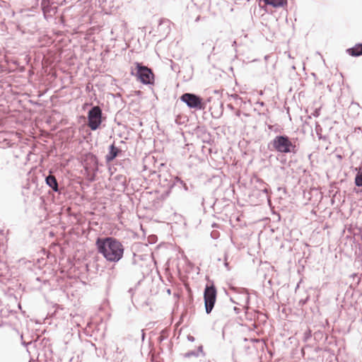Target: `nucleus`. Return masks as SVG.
<instances>
[{
  "instance_id": "obj_27",
  "label": "nucleus",
  "mask_w": 362,
  "mask_h": 362,
  "mask_svg": "<svg viewBox=\"0 0 362 362\" xmlns=\"http://www.w3.org/2000/svg\"><path fill=\"white\" fill-rule=\"evenodd\" d=\"M232 96H233V98H237V97H238V95H232Z\"/></svg>"
},
{
  "instance_id": "obj_6",
  "label": "nucleus",
  "mask_w": 362,
  "mask_h": 362,
  "mask_svg": "<svg viewBox=\"0 0 362 362\" xmlns=\"http://www.w3.org/2000/svg\"><path fill=\"white\" fill-rule=\"evenodd\" d=\"M181 100L185 103L189 108L197 110H204L205 107L202 103V99L198 95L193 93H184L181 98Z\"/></svg>"
},
{
  "instance_id": "obj_5",
  "label": "nucleus",
  "mask_w": 362,
  "mask_h": 362,
  "mask_svg": "<svg viewBox=\"0 0 362 362\" xmlns=\"http://www.w3.org/2000/svg\"><path fill=\"white\" fill-rule=\"evenodd\" d=\"M204 298L206 313L209 314L214 308L216 300V289L214 285L206 287Z\"/></svg>"
},
{
  "instance_id": "obj_25",
  "label": "nucleus",
  "mask_w": 362,
  "mask_h": 362,
  "mask_svg": "<svg viewBox=\"0 0 362 362\" xmlns=\"http://www.w3.org/2000/svg\"><path fill=\"white\" fill-rule=\"evenodd\" d=\"M269 129H272V125H269Z\"/></svg>"
},
{
  "instance_id": "obj_9",
  "label": "nucleus",
  "mask_w": 362,
  "mask_h": 362,
  "mask_svg": "<svg viewBox=\"0 0 362 362\" xmlns=\"http://www.w3.org/2000/svg\"><path fill=\"white\" fill-rule=\"evenodd\" d=\"M264 2L274 8L284 7L288 4L287 0H264Z\"/></svg>"
},
{
  "instance_id": "obj_2",
  "label": "nucleus",
  "mask_w": 362,
  "mask_h": 362,
  "mask_svg": "<svg viewBox=\"0 0 362 362\" xmlns=\"http://www.w3.org/2000/svg\"><path fill=\"white\" fill-rule=\"evenodd\" d=\"M272 149L280 153H290L296 152V146L286 135L276 136L269 144Z\"/></svg>"
},
{
  "instance_id": "obj_21",
  "label": "nucleus",
  "mask_w": 362,
  "mask_h": 362,
  "mask_svg": "<svg viewBox=\"0 0 362 362\" xmlns=\"http://www.w3.org/2000/svg\"><path fill=\"white\" fill-rule=\"evenodd\" d=\"M116 351L117 353H119V354H122V351H119V349L118 347H116Z\"/></svg>"
},
{
  "instance_id": "obj_3",
  "label": "nucleus",
  "mask_w": 362,
  "mask_h": 362,
  "mask_svg": "<svg viewBox=\"0 0 362 362\" xmlns=\"http://www.w3.org/2000/svg\"><path fill=\"white\" fill-rule=\"evenodd\" d=\"M136 72H132L135 75L137 79L144 84H152L154 81V75L151 69L142 65L141 63L136 62Z\"/></svg>"
},
{
  "instance_id": "obj_23",
  "label": "nucleus",
  "mask_w": 362,
  "mask_h": 362,
  "mask_svg": "<svg viewBox=\"0 0 362 362\" xmlns=\"http://www.w3.org/2000/svg\"><path fill=\"white\" fill-rule=\"evenodd\" d=\"M236 45H237V42H236V41H235V40H234V41L233 42V43H232V46H233V47H236Z\"/></svg>"
},
{
  "instance_id": "obj_11",
  "label": "nucleus",
  "mask_w": 362,
  "mask_h": 362,
  "mask_svg": "<svg viewBox=\"0 0 362 362\" xmlns=\"http://www.w3.org/2000/svg\"><path fill=\"white\" fill-rule=\"evenodd\" d=\"M348 53L354 57H358L362 54V44L355 45L347 49Z\"/></svg>"
},
{
  "instance_id": "obj_16",
  "label": "nucleus",
  "mask_w": 362,
  "mask_h": 362,
  "mask_svg": "<svg viewBox=\"0 0 362 362\" xmlns=\"http://www.w3.org/2000/svg\"><path fill=\"white\" fill-rule=\"evenodd\" d=\"M176 183L180 184L182 187L184 186V184H186L183 180L178 177L176 178Z\"/></svg>"
},
{
  "instance_id": "obj_17",
  "label": "nucleus",
  "mask_w": 362,
  "mask_h": 362,
  "mask_svg": "<svg viewBox=\"0 0 362 362\" xmlns=\"http://www.w3.org/2000/svg\"><path fill=\"white\" fill-rule=\"evenodd\" d=\"M176 183L180 184L182 187L184 186V184H186L183 180L178 177L176 178Z\"/></svg>"
},
{
  "instance_id": "obj_4",
  "label": "nucleus",
  "mask_w": 362,
  "mask_h": 362,
  "mask_svg": "<svg viewBox=\"0 0 362 362\" xmlns=\"http://www.w3.org/2000/svg\"><path fill=\"white\" fill-rule=\"evenodd\" d=\"M102 110L99 106L93 107L88 113V127L91 130H96L101 124Z\"/></svg>"
},
{
  "instance_id": "obj_26",
  "label": "nucleus",
  "mask_w": 362,
  "mask_h": 362,
  "mask_svg": "<svg viewBox=\"0 0 362 362\" xmlns=\"http://www.w3.org/2000/svg\"><path fill=\"white\" fill-rule=\"evenodd\" d=\"M225 266L228 267V262H225Z\"/></svg>"
},
{
  "instance_id": "obj_18",
  "label": "nucleus",
  "mask_w": 362,
  "mask_h": 362,
  "mask_svg": "<svg viewBox=\"0 0 362 362\" xmlns=\"http://www.w3.org/2000/svg\"><path fill=\"white\" fill-rule=\"evenodd\" d=\"M360 132H362V129L361 127H356L354 129V133L359 134Z\"/></svg>"
},
{
  "instance_id": "obj_13",
  "label": "nucleus",
  "mask_w": 362,
  "mask_h": 362,
  "mask_svg": "<svg viewBox=\"0 0 362 362\" xmlns=\"http://www.w3.org/2000/svg\"><path fill=\"white\" fill-rule=\"evenodd\" d=\"M355 185L357 187H362V170L361 169H359L356 175Z\"/></svg>"
},
{
  "instance_id": "obj_12",
  "label": "nucleus",
  "mask_w": 362,
  "mask_h": 362,
  "mask_svg": "<svg viewBox=\"0 0 362 362\" xmlns=\"http://www.w3.org/2000/svg\"><path fill=\"white\" fill-rule=\"evenodd\" d=\"M200 354H202L204 355V353L203 351V346L202 345L198 346L197 350L196 351H190L184 354L185 358H190L192 356L198 357Z\"/></svg>"
},
{
  "instance_id": "obj_20",
  "label": "nucleus",
  "mask_w": 362,
  "mask_h": 362,
  "mask_svg": "<svg viewBox=\"0 0 362 362\" xmlns=\"http://www.w3.org/2000/svg\"><path fill=\"white\" fill-rule=\"evenodd\" d=\"M183 188H184L185 191H188V189H189L187 184H184Z\"/></svg>"
},
{
  "instance_id": "obj_19",
  "label": "nucleus",
  "mask_w": 362,
  "mask_h": 362,
  "mask_svg": "<svg viewBox=\"0 0 362 362\" xmlns=\"http://www.w3.org/2000/svg\"><path fill=\"white\" fill-rule=\"evenodd\" d=\"M187 339H188L189 341L193 342V341H194V337L193 336L188 335V336H187Z\"/></svg>"
},
{
  "instance_id": "obj_15",
  "label": "nucleus",
  "mask_w": 362,
  "mask_h": 362,
  "mask_svg": "<svg viewBox=\"0 0 362 362\" xmlns=\"http://www.w3.org/2000/svg\"><path fill=\"white\" fill-rule=\"evenodd\" d=\"M259 185L262 186L259 189L260 191H262L263 193H264L267 196L268 195L269 190L267 187V184L264 182L262 180H259Z\"/></svg>"
},
{
  "instance_id": "obj_7",
  "label": "nucleus",
  "mask_w": 362,
  "mask_h": 362,
  "mask_svg": "<svg viewBox=\"0 0 362 362\" xmlns=\"http://www.w3.org/2000/svg\"><path fill=\"white\" fill-rule=\"evenodd\" d=\"M0 277H4L6 279H9L11 277L6 263L2 261H0Z\"/></svg>"
},
{
  "instance_id": "obj_1",
  "label": "nucleus",
  "mask_w": 362,
  "mask_h": 362,
  "mask_svg": "<svg viewBox=\"0 0 362 362\" xmlns=\"http://www.w3.org/2000/svg\"><path fill=\"white\" fill-rule=\"evenodd\" d=\"M95 245L98 252L108 262H117L123 257L124 246L113 237L98 238Z\"/></svg>"
},
{
  "instance_id": "obj_24",
  "label": "nucleus",
  "mask_w": 362,
  "mask_h": 362,
  "mask_svg": "<svg viewBox=\"0 0 362 362\" xmlns=\"http://www.w3.org/2000/svg\"><path fill=\"white\" fill-rule=\"evenodd\" d=\"M141 337H142V340H144V337H145V334H144V332L143 331H142V336H141Z\"/></svg>"
},
{
  "instance_id": "obj_22",
  "label": "nucleus",
  "mask_w": 362,
  "mask_h": 362,
  "mask_svg": "<svg viewBox=\"0 0 362 362\" xmlns=\"http://www.w3.org/2000/svg\"><path fill=\"white\" fill-rule=\"evenodd\" d=\"M92 158H93V160H94V161H95V165H97L98 163H97L96 157H95V156H92Z\"/></svg>"
},
{
  "instance_id": "obj_8",
  "label": "nucleus",
  "mask_w": 362,
  "mask_h": 362,
  "mask_svg": "<svg viewBox=\"0 0 362 362\" xmlns=\"http://www.w3.org/2000/svg\"><path fill=\"white\" fill-rule=\"evenodd\" d=\"M46 184L51 187L54 192H59L58 182L53 175H48L45 178Z\"/></svg>"
},
{
  "instance_id": "obj_14",
  "label": "nucleus",
  "mask_w": 362,
  "mask_h": 362,
  "mask_svg": "<svg viewBox=\"0 0 362 362\" xmlns=\"http://www.w3.org/2000/svg\"><path fill=\"white\" fill-rule=\"evenodd\" d=\"M48 4H49L48 1H45V0H42L41 5H42V11H43V13L45 15H46V13L50 12V8Z\"/></svg>"
},
{
  "instance_id": "obj_10",
  "label": "nucleus",
  "mask_w": 362,
  "mask_h": 362,
  "mask_svg": "<svg viewBox=\"0 0 362 362\" xmlns=\"http://www.w3.org/2000/svg\"><path fill=\"white\" fill-rule=\"evenodd\" d=\"M119 149L115 147L113 144L110 146L109 152L105 156V159L107 162L113 160L117 156Z\"/></svg>"
}]
</instances>
